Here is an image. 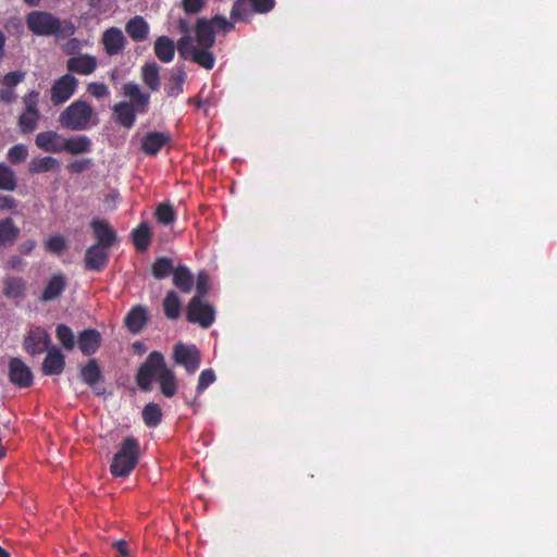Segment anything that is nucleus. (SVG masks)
<instances>
[{"label": "nucleus", "mask_w": 557, "mask_h": 557, "mask_svg": "<svg viewBox=\"0 0 557 557\" xmlns=\"http://www.w3.org/2000/svg\"><path fill=\"white\" fill-rule=\"evenodd\" d=\"M123 94L133 101H120L112 108L114 122L126 128L134 127L137 114H145L148 111L150 95L141 91L138 84L128 82L123 85Z\"/></svg>", "instance_id": "nucleus-1"}, {"label": "nucleus", "mask_w": 557, "mask_h": 557, "mask_svg": "<svg viewBox=\"0 0 557 557\" xmlns=\"http://www.w3.org/2000/svg\"><path fill=\"white\" fill-rule=\"evenodd\" d=\"M27 28L36 36L67 38L75 34L76 27L70 20L61 21L47 11H32L26 16Z\"/></svg>", "instance_id": "nucleus-2"}, {"label": "nucleus", "mask_w": 557, "mask_h": 557, "mask_svg": "<svg viewBox=\"0 0 557 557\" xmlns=\"http://www.w3.org/2000/svg\"><path fill=\"white\" fill-rule=\"evenodd\" d=\"M98 114L90 103L77 99L69 104L58 117L60 126L67 131L83 132L98 124Z\"/></svg>", "instance_id": "nucleus-3"}, {"label": "nucleus", "mask_w": 557, "mask_h": 557, "mask_svg": "<svg viewBox=\"0 0 557 557\" xmlns=\"http://www.w3.org/2000/svg\"><path fill=\"white\" fill-rule=\"evenodd\" d=\"M139 456L140 444L138 438L133 435L126 436L112 458L111 474L115 478H127L136 468Z\"/></svg>", "instance_id": "nucleus-4"}, {"label": "nucleus", "mask_w": 557, "mask_h": 557, "mask_svg": "<svg viewBox=\"0 0 557 557\" xmlns=\"http://www.w3.org/2000/svg\"><path fill=\"white\" fill-rule=\"evenodd\" d=\"M166 367L164 356L160 351H152L140 364L136 373V383L141 392L148 393L152 389V379Z\"/></svg>", "instance_id": "nucleus-5"}, {"label": "nucleus", "mask_w": 557, "mask_h": 557, "mask_svg": "<svg viewBox=\"0 0 557 557\" xmlns=\"http://www.w3.org/2000/svg\"><path fill=\"white\" fill-rule=\"evenodd\" d=\"M178 54L184 60H190L206 70L213 69L215 57L211 48H200L193 44L191 37H181L176 45Z\"/></svg>", "instance_id": "nucleus-6"}, {"label": "nucleus", "mask_w": 557, "mask_h": 557, "mask_svg": "<svg viewBox=\"0 0 557 557\" xmlns=\"http://www.w3.org/2000/svg\"><path fill=\"white\" fill-rule=\"evenodd\" d=\"M186 318L190 323L209 329L215 320V309L209 302L203 301V298L194 296L188 302Z\"/></svg>", "instance_id": "nucleus-7"}, {"label": "nucleus", "mask_w": 557, "mask_h": 557, "mask_svg": "<svg viewBox=\"0 0 557 557\" xmlns=\"http://www.w3.org/2000/svg\"><path fill=\"white\" fill-rule=\"evenodd\" d=\"M78 79L71 73H66L57 78L50 88V100L54 107H59L69 101L78 88Z\"/></svg>", "instance_id": "nucleus-8"}, {"label": "nucleus", "mask_w": 557, "mask_h": 557, "mask_svg": "<svg viewBox=\"0 0 557 557\" xmlns=\"http://www.w3.org/2000/svg\"><path fill=\"white\" fill-rule=\"evenodd\" d=\"M173 360L175 364L184 367L188 374H194L200 367L201 355L195 345L177 343L173 347Z\"/></svg>", "instance_id": "nucleus-9"}, {"label": "nucleus", "mask_w": 557, "mask_h": 557, "mask_svg": "<svg viewBox=\"0 0 557 557\" xmlns=\"http://www.w3.org/2000/svg\"><path fill=\"white\" fill-rule=\"evenodd\" d=\"M10 383L18 388H28L34 383L32 369L18 357H12L8 363Z\"/></svg>", "instance_id": "nucleus-10"}, {"label": "nucleus", "mask_w": 557, "mask_h": 557, "mask_svg": "<svg viewBox=\"0 0 557 557\" xmlns=\"http://www.w3.org/2000/svg\"><path fill=\"white\" fill-rule=\"evenodd\" d=\"M50 347L51 336L40 326L29 330L24 336L23 348L33 357L47 351Z\"/></svg>", "instance_id": "nucleus-11"}, {"label": "nucleus", "mask_w": 557, "mask_h": 557, "mask_svg": "<svg viewBox=\"0 0 557 557\" xmlns=\"http://www.w3.org/2000/svg\"><path fill=\"white\" fill-rule=\"evenodd\" d=\"M79 376L97 396L104 395V376L96 359H89L88 362L81 368Z\"/></svg>", "instance_id": "nucleus-12"}, {"label": "nucleus", "mask_w": 557, "mask_h": 557, "mask_svg": "<svg viewBox=\"0 0 557 557\" xmlns=\"http://www.w3.org/2000/svg\"><path fill=\"white\" fill-rule=\"evenodd\" d=\"M109 249L100 246V244H94L88 247L84 257L85 269L92 272H101L109 261Z\"/></svg>", "instance_id": "nucleus-13"}, {"label": "nucleus", "mask_w": 557, "mask_h": 557, "mask_svg": "<svg viewBox=\"0 0 557 557\" xmlns=\"http://www.w3.org/2000/svg\"><path fill=\"white\" fill-rule=\"evenodd\" d=\"M46 352L41 364L42 374L48 376L60 375L65 368V356L57 346H51Z\"/></svg>", "instance_id": "nucleus-14"}, {"label": "nucleus", "mask_w": 557, "mask_h": 557, "mask_svg": "<svg viewBox=\"0 0 557 557\" xmlns=\"http://www.w3.org/2000/svg\"><path fill=\"white\" fill-rule=\"evenodd\" d=\"M67 286L66 276L59 272L51 275L49 281L47 282L39 300L41 302L53 301L59 298Z\"/></svg>", "instance_id": "nucleus-15"}, {"label": "nucleus", "mask_w": 557, "mask_h": 557, "mask_svg": "<svg viewBox=\"0 0 557 557\" xmlns=\"http://www.w3.org/2000/svg\"><path fill=\"white\" fill-rule=\"evenodd\" d=\"M65 138L55 131H45L40 132L35 137L36 146L51 153H61L62 152V144Z\"/></svg>", "instance_id": "nucleus-16"}, {"label": "nucleus", "mask_w": 557, "mask_h": 557, "mask_svg": "<svg viewBox=\"0 0 557 557\" xmlns=\"http://www.w3.org/2000/svg\"><path fill=\"white\" fill-rule=\"evenodd\" d=\"M90 226L92 228L95 237L97 238L96 244H100V246L111 248L117 240L116 233L107 221L94 219L90 222Z\"/></svg>", "instance_id": "nucleus-17"}, {"label": "nucleus", "mask_w": 557, "mask_h": 557, "mask_svg": "<svg viewBox=\"0 0 557 557\" xmlns=\"http://www.w3.org/2000/svg\"><path fill=\"white\" fill-rule=\"evenodd\" d=\"M187 78V73L185 71V65L182 63H176V65L172 69L169 81L164 86V91L168 97L176 98L184 91V83Z\"/></svg>", "instance_id": "nucleus-18"}, {"label": "nucleus", "mask_w": 557, "mask_h": 557, "mask_svg": "<svg viewBox=\"0 0 557 557\" xmlns=\"http://www.w3.org/2000/svg\"><path fill=\"white\" fill-rule=\"evenodd\" d=\"M102 44L108 55H115L125 48L126 38L119 27H110L103 33Z\"/></svg>", "instance_id": "nucleus-19"}, {"label": "nucleus", "mask_w": 557, "mask_h": 557, "mask_svg": "<svg viewBox=\"0 0 557 557\" xmlns=\"http://www.w3.org/2000/svg\"><path fill=\"white\" fill-rule=\"evenodd\" d=\"M101 339L98 330L85 329L78 334L77 345L84 356H91L99 349Z\"/></svg>", "instance_id": "nucleus-20"}, {"label": "nucleus", "mask_w": 557, "mask_h": 557, "mask_svg": "<svg viewBox=\"0 0 557 557\" xmlns=\"http://www.w3.org/2000/svg\"><path fill=\"white\" fill-rule=\"evenodd\" d=\"M195 33L198 47L212 48L215 45V30L210 20L206 17L198 18Z\"/></svg>", "instance_id": "nucleus-21"}, {"label": "nucleus", "mask_w": 557, "mask_h": 557, "mask_svg": "<svg viewBox=\"0 0 557 557\" xmlns=\"http://www.w3.org/2000/svg\"><path fill=\"white\" fill-rule=\"evenodd\" d=\"M96 67L97 60L90 54L72 57L66 61V69L71 74L89 75L95 72Z\"/></svg>", "instance_id": "nucleus-22"}, {"label": "nucleus", "mask_w": 557, "mask_h": 557, "mask_svg": "<svg viewBox=\"0 0 557 557\" xmlns=\"http://www.w3.org/2000/svg\"><path fill=\"white\" fill-rule=\"evenodd\" d=\"M170 141V136L162 132H149L141 139V150L148 156H156Z\"/></svg>", "instance_id": "nucleus-23"}, {"label": "nucleus", "mask_w": 557, "mask_h": 557, "mask_svg": "<svg viewBox=\"0 0 557 557\" xmlns=\"http://www.w3.org/2000/svg\"><path fill=\"white\" fill-rule=\"evenodd\" d=\"M148 320V313L146 307L137 305L133 307L124 318V323L127 330L133 333H139Z\"/></svg>", "instance_id": "nucleus-24"}, {"label": "nucleus", "mask_w": 557, "mask_h": 557, "mask_svg": "<svg viewBox=\"0 0 557 557\" xmlns=\"http://www.w3.org/2000/svg\"><path fill=\"white\" fill-rule=\"evenodd\" d=\"M92 143L86 135H77L65 138L62 144V152L83 154L91 151Z\"/></svg>", "instance_id": "nucleus-25"}, {"label": "nucleus", "mask_w": 557, "mask_h": 557, "mask_svg": "<svg viewBox=\"0 0 557 557\" xmlns=\"http://www.w3.org/2000/svg\"><path fill=\"white\" fill-rule=\"evenodd\" d=\"M2 294L9 299L22 300L26 296V283L20 276H8L3 280Z\"/></svg>", "instance_id": "nucleus-26"}, {"label": "nucleus", "mask_w": 557, "mask_h": 557, "mask_svg": "<svg viewBox=\"0 0 557 557\" xmlns=\"http://www.w3.org/2000/svg\"><path fill=\"white\" fill-rule=\"evenodd\" d=\"M20 228L11 218L0 220V248H7L15 244L20 236Z\"/></svg>", "instance_id": "nucleus-27"}, {"label": "nucleus", "mask_w": 557, "mask_h": 557, "mask_svg": "<svg viewBox=\"0 0 557 557\" xmlns=\"http://www.w3.org/2000/svg\"><path fill=\"white\" fill-rule=\"evenodd\" d=\"M160 69L161 66L156 61L147 62L141 66V79L151 91L160 89Z\"/></svg>", "instance_id": "nucleus-28"}, {"label": "nucleus", "mask_w": 557, "mask_h": 557, "mask_svg": "<svg viewBox=\"0 0 557 557\" xmlns=\"http://www.w3.org/2000/svg\"><path fill=\"white\" fill-rule=\"evenodd\" d=\"M125 30L134 41H143L149 35V25L143 16L136 15L126 23Z\"/></svg>", "instance_id": "nucleus-29"}, {"label": "nucleus", "mask_w": 557, "mask_h": 557, "mask_svg": "<svg viewBox=\"0 0 557 557\" xmlns=\"http://www.w3.org/2000/svg\"><path fill=\"white\" fill-rule=\"evenodd\" d=\"M153 50L156 57L163 63H169L175 55L174 40L165 35L156 39Z\"/></svg>", "instance_id": "nucleus-30"}, {"label": "nucleus", "mask_w": 557, "mask_h": 557, "mask_svg": "<svg viewBox=\"0 0 557 557\" xmlns=\"http://www.w3.org/2000/svg\"><path fill=\"white\" fill-rule=\"evenodd\" d=\"M173 284L182 293L188 294L194 286V275L185 264H178L173 274Z\"/></svg>", "instance_id": "nucleus-31"}, {"label": "nucleus", "mask_w": 557, "mask_h": 557, "mask_svg": "<svg viewBox=\"0 0 557 557\" xmlns=\"http://www.w3.org/2000/svg\"><path fill=\"white\" fill-rule=\"evenodd\" d=\"M158 382L160 384V391L166 398L173 397L177 392L176 375L173 370L168 368L163 369L158 375Z\"/></svg>", "instance_id": "nucleus-32"}, {"label": "nucleus", "mask_w": 557, "mask_h": 557, "mask_svg": "<svg viewBox=\"0 0 557 557\" xmlns=\"http://www.w3.org/2000/svg\"><path fill=\"white\" fill-rule=\"evenodd\" d=\"M151 230L147 222H141L132 231V239L138 251H146L151 243Z\"/></svg>", "instance_id": "nucleus-33"}, {"label": "nucleus", "mask_w": 557, "mask_h": 557, "mask_svg": "<svg viewBox=\"0 0 557 557\" xmlns=\"http://www.w3.org/2000/svg\"><path fill=\"white\" fill-rule=\"evenodd\" d=\"M176 267L169 257H157L151 265V273L156 280H164L173 274Z\"/></svg>", "instance_id": "nucleus-34"}, {"label": "nucleus", "mask_w": 557, "mask_h": 557, "mask_svg": "<svg viewBox=\"0 0 557 557\" xmlns=\"http://www.w3.org/2000/svg\"><path fill=\"white\" fill-rule=\"evenodd\" d=\"M164 314L170 320H177L181 315L182 301L174 290H169L163 300Z\"/></svg>", "instance_id": "nucleus-35"}, {"label": "nucleus", "mask_w": 557, "mask_h": 557, "mask_svg": "<svg viewBox=\"0 0 557 557\" xmlns=\"http://www.w3.org/2000/svg\"><path fill=\"white\" fill-rule=\"evenodd\" d=\"M59 168L58 159L47 156L33 159L29 163L28 171L30 174L45 173Z\"/></svg>", "instance_id": "nucleus-36"}, {"label": "nucleus", "mask_w": 557, "mask_h": 557, "mask_svg": "<svg viewBox=\"0 0 557 557\" xmlns=\"http://www.w3.org/2000/svg\"><path fill=\"white\" fill-rule=\"evenodd\" d=\"M162 417L161 407L156 403H148L143 409V420L148 428H157Z\"/></svg>", "instance_id": "nucleus-37"}, {"label": "nucleus", "mask_w": 557, "mask_h": 557, "mask_svg": "<svg viewBox=\"0 0 557 557\" xmlns=\"http://www.w3.org/2000/svg\"><path fill=\"white\" fill-rule=\"evenodd\" d=\"M16 187L17 178L15 171L5 163H0V190L13 191Z\"/></svg>", "instance_id": "nucleus-38"}, {"label": "nucleus", "mask_w": 557, "mask_h": 557, "mask_svg": "<svg viewBox=\"0 0 557 557\" xmlns=\"http://www.w3.org/2000/svg\"><path fill=\"white\" fill-rule=\"evenodd\" d=\"M251 0H236L231 10V17L235 21L246 22L252 13Z\"/></svg>", "instance_id": "nucleus-39"}, {"label": "nucleus", "mask_w": 557, "mask_h": 557, "mask_svg": "<svg viewBox=\"0 0 557 557\" xmlns=\"http://www.w3.org/2000/svg\"><path fill=\"white\" fill-rule=\"evenodd\" d=\"M40 117V114L33 115L30 113H21L17 119V126L21 134L27 135L33 133L38 127Z\"/></svg>", "instance_id": "nucleus-40"}, {"label": "nucleus", "mask_w": 557, "mask_h": 557, "mask_svg": "<svg viewBox=\"0 0 557 557\" xmlns=\"http://www.w3.org/2000/svg\"><path fill=\"white\" fill-rule=\"evenodd\" d=\"M55 336L66 350H73L76 344L74 332L66 324H58Z\"/></svg>", "instance_id": "nucleus-41"}, {"label": "nucleus", "mask_w": 557, "mask_h": 557, "mask_svg": "<svg viewBox=\"0 0 557 557\" xmlns=\"http://www.w3.org/2000/svg\"><path fill=\"white\" fill-rule=\"evenodd\" d=\"M156 218L160 224L172 225L176 219V213L172 205L160 203L156 210Z\"/></svg>", "instance_id": "nucleus-42"}, {"label": "nucleus", "mask_w": 557, "mask_h": 557, "mask_svg": "<svg viewBox=\"0 0 557 557\" xmlns=\"http://www.w3.org/2000/svg\"><path fill=\"white\" fill-rule=\"evenodd\" d=\"M27 157L28 148L24 144H16L12 146L7 153V158L12 164H20L24 162Z\"/></svg>", "instance_id": "nucleus-43"}, {"label": "nucleus", "mask_w": 557, "mask_h": 557, "mask_svg": "<svg viewBox=\"0 0 557 557\" xmlns=\"http://www.w3.org/2000/svg\"><path fill=\"white\" fill-rule=\"evenodd\" d=\"M39 92L37 90H30L23 97V103L25 110L23 113H30L33 115L40 114L38 109Z\"/></svg>", "instance_id": "nucleus-44"}, {"label": "nucleus", "mask_w": 557, "mask_h": 557, "mask_svg": "<svg viewBox=\"0 0 557 557\" xmlns=\"http://www.w3.org/2000/svg\"><path fill=\"white\" fill-rule=\"evenodd\" d=\"M46 249L52 253L60 255L66 249V240L60 234L51 235L46 240Z\"/></svg>", "instance_id": "nucleus-45"}, {"label": "nucleus", "mask_w": 557, "mask_h": 557, "mask_svg": "<svg viewBox=\"0 0 557 557\" xmlns=\"http://www.w3.org/2000/svg\"><path fill=\"white\" fill-rule=\"evenodd\" d=\"M215 380L216 376L212 369L202 370L198 377L197 394H202Z\"/></svg>", "instance_id": "nucleus-46"}, {"label": "nucleus", "mask_w": 557, "mask_h": 557, "mask_svg": "<svg viewBox=\"0 0 557 557\" xmlns=\"http://www.w3.org/2000/svg\"><path fill=\"white\" fill-rule=\"evenodd\" d=\"M210 289V278L208 273L205 270H201L197 274L196 280V295L199 298H205Z\"/></svg>", "instance_id": "nucleus-47"}, {"label": "nucleus", "mask_w": 557, "mask_h": 557, "mask_svg": "<svg viewBox=\"0 0 557 557\" xmlns=\"http://www.w3.org/2000/svg\"><path fill=\"white\" fill-rule=\"evenodd\" d=\"M25 78V72L23 71H12L7 73L2 79L1 83L4 86V88L13 89L15 86H17L20 83H22Z\"/></svg>", "instance_id": "nucleus-48"}, {"label": "nucleus", "mask_w": 557, "mask_h": 557, "mask_svg": "<svg viewBox=\"0 0 557 557\" xmlns=\"http://www.w3.org/2000/svg\"><path fill=\"white\" fill-rule=\"evenodd\" d=\"M206 5L205 0H183L182 7L186 14H197Z\"/></svg>", "instance_id": "nucleus-49"}, {"label": "nucleus", "mask_w": 557, "mask_h": 557, "mask_svg": "<svg viewBox=\"0 0 557 557\" xmlns=\"http://www.w3.org/2000/svg\"><path fill=\"white\" fill-rule=\"evenodd\" d=\"M213 28H218L223 33H228L234 28V24L230 22L225 16L216 14L211 20Z\"/></svg>", "instance_id": "nucleus-50"}, {"label": "nucleus", "mask_w": 557, "mask_h": 557, "mask_svg": "<svg viewBox=\"0 0 557 557\" xmlns=\"http://www.w3.org/2000/svg\"><path fill=\"white\" fill-rule=\"evenodd\" d=\"M87 90L97 99L106 98L110 94L108 86L103 83H90Z\"/></svg>", "instance_id": "nucleus-51"}, {"label": "nucleus", "mask_w": 557, "mask_h": 557, "mask_svg": "<svg viewBox=\"0 0 557 557\" xmlns=\"http://www.w3.org/2000/svg\"><path fill=\"white\" fill-rule=\"evenodd\" d=\"M252 11L256 13H268L274 5V0H251Z\"/></svg>", "instance_id": "nucleus-52"}, {"label": "nucleus", "mask_w": 557, "mask_h": 557, "mask_svg": "<svg viewBox=\"0 0 557 557\" xmlns=\"http://www.w3.org/2000/svg\"><path fill=\"white\" fill-rule=\"evenodd\" d=\"M91 164V159L75 160L69 164L71 173L79 174L87 170Z\"/></svg>", "instance_id": "nucleus-53"}, {"label": "nucleus", "mask_w": 557, "mask_h": 557, "mask_svg": "<svg viewBox=\"0 0 557 557\" xmlns=\"http://www.w3.org/2000/svg\"><path fill=\"white\" fill-rule=\"evenodd\" d=\"M16 94L14 91V89H10V88H1L0 89V101H2L3 103H13L15 100H16Z\"/></svg>", "instance_id": "nucleus-54"}, {"label": "nucleus", "mask_w": 557, "mask_h": 557, "mask_svg": "<svg viewBox=\"0 0 557 557\" xmlns=\"http://www.w3.org/2000/svg\"><path fill=\"white\" fill-rule=\"evenodd\" d=\"M17 202L12 196L0 195V210H12Z\"/></svg>", "instance_id": "nucleus-55"}, {"label": "nucleus", "mask_w": 557, "mask_h": 557, "mask_svg": "<svg viewBox=\"0 0 557 557\" xmlns=\"http://www.w3.org/2000/svg\"><path fill=\"white\" fill-rule=\"evenodd\" d=\"M7 263L11 270L15 271H22L25 265L24 260L17 255L10 256Z\"/></svg>", "instance_id": "nucleus-56"}, {"label": "nucleus", "mask_w": 557, "mask_h": 557, "mask_svg": "<svg viewBox=\"0 0 557 557\" xmlns=\"http://www.w3.org/2000/svg\"><path fill=\"white\" fill-rule=\"evenodd\" d=\"M37 243L35 239H27L18 245V251L22 255H29L35 249Z\"/></svg>", "instance_id": "nucleus-57"}, {"label": "nucleus", "mask_w": 557, "mask_h": 557, "mask_svg": "<svg viewBox=\"0 0 557 557\" xmlns=\"http://www.w3.org/2000/svg\"><path fill=\"white\" fill-rule=\"evenodd\" d=\"M112 546L121 554L122 557H128L127 542L117 540L112 543Z\"/></svg>", "instance_id": "nucleus-58"}, {"label": "nucleus", "mask_w": 557, "mask_h": 557, "mask_svg": "<svg viewBox=\"0 0 557 557\" xmlns=\"http://www.w3.org/2000/svg\"><path fill=\"white\" fill-rule=\"evenodd\" d=\"M178 29L183 34L182 37H191L190 36V24L186 18L181 17L178 20Z\"/></svg>", "instance_id": "nucleus-59"}, {"label": "nucleus", "mask_w": 557, "mask_h": 557, "mask_svg": "<svg viewBox=\"0 0 557 557\" xmlns=\"http://www.w3.org/2000/svg\"><path fill=\"white\" fill-rule=\"evenodd\" d=\"M81 47L78 39L71 38L66 44V52L69 54L74 53L76 50H78Z\"/></svg>", "instance_id": "nucleus-60"}, {"label": "nucleus", "mask_w": 557, "mask_h": 557, "mask_svg": "<svg viewBox=\"0 0 557 557\" xmlns=\"http://www.w3.org/2000/svg\"><path fill=\"white\" fill-rule=\"evenodd\" d=\"M133 350L137 355H143L147 351V346L143 342L137 341L133 344Z\"/></svg>", "instance_id": "nucleus-61"}, {"label": "nucleus", "mask_w": 557, "mask_h": 557, "mask_svg": "<svg viewBox=\"0 0 557 557\" xmlns=\"http://www.w3.org/2000/svg\"><path fill=\"white\" fill-rule=\"evenodd\" d=\"M4 46H5V35L2 30H0V60L4 55Z\"/></svg>", "instance_id": "nucleus-62"}, {"label": "nucleus", "mask_w": 557, "mask_h": 557, "mask_svg": "<svg viewBox=\"0 0 557 557\" xmlns=\"http://www.w3.org/2000/svg\"><path fill=\"white\" fill-rule=\"evenodd\" d=\"M188 102L194 103L197 108H201L205 103L203 100L198 99V98H189Z\"/></svg>", "instance_id": "nucleus-63"}, {"label": "nucleus", "mask_w": 557, "mask_h": 557, "mask_svg": "<svg viewBox=\"0 0 557 557\" xmlns=\"http://www.w3.org/2000/svg\"><path fill=\"white\" fill-rule=\"evenodd\" d=\"M28 7H37L39 5L41 0H23Z\"/></svg>", "instance_id": "nucleus-64"}]
</instances>
